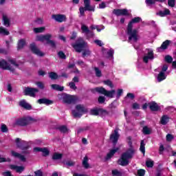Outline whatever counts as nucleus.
I'll return each instance as SVG.
<instances>
[{
	"instance_id": "nucleus-46",
	"label": "nucleus",
	"mask_w": 176,
	"mask_h": 176,
	"mask_svg": "<svg viewBox=\"0 0 176 176\" xmlns=\"http://www.w3.org/2000/svg\"><path fill=\"white\" fill-rule=\"evenodd\" d=\"M87 130H90V126H85L83 128H79L77 131V134H80V133H83V131H87Z\"/></svg>"
},
{
	"instance_id": "nucleus-33",
	"label": "nucleus",
	"mask_w": 176,
	"mask_h": 176,
	"mask_svg": "<svg viewBox=\"0 0 176 176\" xmlns=\"http://www.w3.org/2000/svg\"><path fill=\"white\" fill-rule=\"evenodd\" d=\"M166 78H167V76H166V74L163 72H160L158 74L157 79L158 82H162V80H164V79H166Z\"/></svg>"
},
{
	"instance_id": "nucleus-1",
	"label": "nucleus",
	"mask_w": 176,
	"mask_h": 176,
	"mask_svg": "<svg viewBox=\"0 0 176 176\" xmlns=\"http://www.w3.org/2000/svg\"><path fill=\"white\" fill-rule=\"evenodd\" d=\"M127 140H129L128 144L129 148L121 155L120 158L118 161V164L122 166H129V160L133 159L135 153V149H134V146H133L131 137L129 136Z\"/></svg>"
},
{
	"instance_id": "nucleus-10",
	"label": "nucleus",
	"mask_w": 176,
	"mask_h": 176,
	"mask_svg": "<svg viewBox=\"0 0 176 176\" xmlns=\"http://www.w3.org/2000/svg\"><path fill=\"white\" fill-rule=\"evenodd\" d=\"M120 138V134H119V128H116L113 133H112L109 137V140L111 141L113 146H116V144H118Z\"/></svg>"
},
{
	"instance_id": "nucleus-5",
	"label": "nucleus",
	"mask_w": 176,
	"mask_h": 176,
	"mask_svg": "<svg viewBox=\"0 0 176 176\" xmlns=\"http://www.w3.org/2000/svg\"><path fill=\"white\" fill-rule=\"evenodd\" d=\"M89 109L85 107L83 104H76V110H72V113L74 118H82L85 113H87Z\"/></svg>"
},
{
	"instance_id": "nucleus-15",
	"label": "nucleus",
	"mask_w": 176,
	"mask_h": 176,
	"mask_svg": "<svg viewBox=\"0 0 176 176\" xmlns=\"http://www.w3.org/2000/svg\"><path fill=\"white\" fill-rule=\"evenodd\" d=\"M113 14H116V16H129V10L126 8L123 9H114L113 10Z\"/></svg>"
},
{
	"instance_id": "nucleus-23",
	"label": "nucleus",
	"mask_w": 176,
	"mask_h": 176,
	"mask_svg": "<svg viewBox=\"0 0 176 176\" xmlns=\"http://www.w3.org/2000/svg\"><path fill=\"white\" fill-rule=\"evenodd\" d=\"M20 107H22V108H24L25 109H27L28 111H30V109H32V106L29 103H27L25 100H21L19 102Z\"/></svg>"
},
{
	"instance_id": "nucleus-8",
	"label": "nucleus",
	"mask_w": 176,
	"mask_h": 176,
	"mask_svg": "<svg viewBox=\"0 0 176 176\" xmlns=\"http://www.w3.org/2000/svg\"><path fill=\"white\" fill-rule=\"evenodd\" d=\"M17 148L21 149V151H28L30 149V144L28 142L21 140V139L16 138L15 140Z\"/></svg>"
},
{
	"instance_id": "nucleus-49",
	"label": "nucleus",
	"mask_w": 176,
	"mask_h": 176,
	"mask_svg": "<svg viewBox=\"0 0 176 176\" xmlns=\"http://www.w3.org/2000/svg\"><path fill=\"white\" fill-rule=\"evenodd\" d=\"M165 61L168 64H171L173 63V57L170 55H166L165 56Z\"/></svg>"
},
{
	"instance_id": "nucleus-36",
	"label": "nucleus",
	"mask_w": 176,
	"mask_h": 176,
	"mask_svg": "<svg viewBox=\"0 0 176 176\" xmlns=\"http://www.w3.org/2000/svg\"><path fill=\"white\" fill-rule=\"evenodd\" d=\"M3 25L6 27H10V20L8 19L6 15H3Z\"/></svg>"
},
{
	"instance_id": "nucleus-27",
	"label": "nucleus",
	"mask_w": 176,
	"mask_h": 176,
	"mask_svg": "<svg viewBox=\"0 0 176 176\" xmlns=\"http://www.w3.org/2000/svg\"><path fill=\"white\" fill-rule=\"evenodd\" d=\"M118 151H119V148H116L115 149H111L109 153H107L105 160H109V159H111L112 157V156H113V155H115V153L116 152H118Z\"/></svg>"
},
{
	"instance_id": "nucleus-40",
	"label": "nucleus",
	"mask_w": 176,
	"mask_h": 176,
	"mask_svg": "<svg viewBox=\"0 0 176 176\" xmlns=\"http://www.w3.org/2000/svg\"><path fill=\"white\" fill-rule=\"evenodd\" d=\"M0 34L1 35H4V36H8L9 35V34H10L9 32V31H8V30H6L5 28L3 27H0Z\"/></svg>"
},
{
	"instance_id": "nucleus-11",
	"label": "nucleus",
	"mask_w": 176,
	"mask_h": 176,
	"mask_svg": "<svg viewBox=\"0 0 176 176\" xmlns=\"http://www.w3.org/2000/svg\"><path fill=\"white\" fill-rule=\"evenodd\" d=\"M30 120H32V118L27 117L18 118L15 122V124L16 126H20L21 127H25V126L30 124Z\"/></svg>"
},
{
	"instance_id": "nucleus-26",
	"label": "nucleus",
	"mask_w": 176,
	"mask_h": 176,
	"mask_svg": "<svg viewBox=\"0 0 176 176\" xmlns=\"http://www.w3.org/2000/svg\"><path fill=\"white\" fill-rule=\"evenodd\" d=\"M51 89H52V90H55L56 91H64V87L58 84L51 85Z\"/></svg>"
},
{
	"instance_id": "nucleus-18",
	"label": "nucleus",
	"mask_w": 176,
	"mask_h": 176,
	"mask_svg": "<svg viewBox=\"0 0 176 176\" xmlns=\"http://www.w3.org/2000/svg\"><path fill=\"white\" fill-rule=\"evenodd\" d=\"M148 107L152 112H157L161 109L160 106H159L155 101L148 102Z\"/></svg>"
},
{
	"instance_id": "nucleus-54",
	"label": "nucleus",
	"mask_w": 176,
	"mask_h": 176,
	"mask_svg": "<svg viewBox=\"0 0 176 176\" xmlns=\"http://www.w3.org/2000/svg\"><path fill=\"white\" fill-rule=\"evenodd\" d=\"M123 94V89H118L117 91V96L116 98L117 100H119L120 98V96Z\"/></svg>"
},
{
	"instance_id": "nucleus-47",
	"label": "nucleus",
	"mask_w": 176,
	"mask_h": 176,
	"mask_svg": "<svg viewBox=\"0 0 176 176\" xmlns=\"http://www.w3.org/2000/svg\"><path fill=\"white\" fill-rule=\"evenodd\" d=\"M111 174L113 176H122V172L118 171V169H114L111 170Z\"/></svg>"
},
{
	"instance_id": "nucleus-62",
	"label": "nucleus",
	"mask_w": 176,
	"mask_h": 176,
	"mask_svg": "<svg viewBox=\"0 0 176 176\" xmlns=\"http://www.w3.org/2000/svg\"><path fill=\"white\" fill-rule=\"evenodd\" d=\"M132 109L135 110L140 109V104H138V102H134L132 104Z\"/></svg>"
},
{
	"instance_id": "nucleus-55",
	"label": "nucleus",
	"mask_w": 176,
	"mask_h": 176,
	"mask_svg": "<svg viewBox=\"0 0 176 176\" xmlns=\"http://www.w3.org/2000/svg\"><path fill=\"white\" fill-rule=\"evenodd\" d=\"M125 98H130V100H134L135 98V96L133 93H128Z\"/></svg>"
},
{
	"instance_id": "nucleus-24",
	"label": "nucleus",
	"mask_w": 176,
	"mask_h": 176,
	"mask_svg": "<svg viewBox=\"0 0 176 176\" xmlns=\"http://www.w3.org/2000/svg\"><path fill=\"white\" fill-rule=\"evenodd\" d=\"M57 98H58V100H59V101H61L62 102H63V104H67V94L66 93L58 94Z\"/></svg>"
},
{
	"instance_id": "nucleus-25",
	"label": "nucleus",
	"mask_w": 176,
	"mask_h": 176,
	"mask_svg": "<svg viewBox=\"0 0 176 176\" xmlns=\"http://www.w3.org/2000/svg\"><path fill=\"white\" fill-rule=\"evenodd\" d=\"M81 30H82V32H84L85 34H89L90 35V36H94V34L93 33V32H90V29H89V27H87L86 25H82L81 26Z\"/></svg>"
},
{
	"instance_id": "nucleus-60",
	"label": "nucleus",
	"mask_w": 176,
	"mask_h": 176,
	"mask_svg": "<svg viewBox=\"0 0 176 176\" xmlns=\"http://www.w3.org/2000/svg\"><path fill=\"white\" fill-rule=\"evenodd\" d=\"M9 63H10V64H12V65H14V67H19V65L16 63V61L14 59H9L8 60Z\"/></svg>"
},
{
	"instance_id": "nucleus-45",
	"label": "nucleus",
	"mask_w": 176,
	"mask_h": 176,
	"mask_svg": "<svg viewBox=\"0 0 176 176\" xmlns=\"http://www.w3.org/2000/svg\"><path fill=\"white\" fill-rule=\"evenodd\" d=\"M104 85H106V86H109V87H111V89H113V83H112V81L111 80H106L103 81Z\"/></svg>"
},
{
	"instance_id": "nucleus-2",
	"label": "nucleus",
	"mask_w": 176,
	"mask_h": 176,
	"mask_svg": "<svg viewBox=\"0 0 176 176\" xmlns=\"http://www.w3.org/2000/svg\"><path fill=\"white\" fill-rule=\"evenodd\" d=\"M142 19L140 16L135 17L128 23L126 28V34L129 36V41L137 42L138 41V31L137 29L133 30V24H135L142 21Z\"/></svg>"
},
{
	"instance_id": "nucleus-19",
	"label": "nucleus",
	"mask_w": 176,
	"mask_h": 176,
	"mask_svg": "<svg viewBox=\"0 0 176 176\" xmlns=\"http://www.w3.org/2000/svg\"><path fill=\"white\" fill-rule=\"evenodd\" d=\"M153 58H155L153 51H150V52H148L146 56H144L143 57V61L146 64H148L149 60H153Z\"/></svg>"
},
{
	"instance_id": "nucleus-20",
	"label": "nucleus",
	"mask_w": 176,
	"mask_h": 176,
	"mask_svg": "<svg viewBox=\"0 0 176 176\" xmlns=\"http://www.w3.org/2000/svg\"><path fill=\"white\" fill-rule=\"evenodd\" d=\"M11 154L12 156H14V157H18V159H19V160H21V162H27V158H25V156H24L14 151H12Z\"/></svg>"
},
{
	"instance_id": "nucleus-21",
	"label": "nucleus",
	"mask_w": 176,
	"mask_h": 176,
	"mask_svg": "<svg viewBox=\"0 0 176 176\" xmlns=\"http://www.w3.org/2000/svg\"><path fill=\"white\" fill-rule=\"evenodd\" d=\"M77 100L75 96L67 94V104H76Z\"/></svg>"
},
{
	"instance_id": "nucleus-58",
	"label": "nucleus",
	"mask_w": 176,
	"mask_h": 176,
	"mask_svg": "<svg viewBox=\"0 0 176 176\" xmlns=\"http://www.w3.org/2000/svg\"><path fill=\"white\" fill-rule=\"evenodd\" d=\"M138 176H145V170L144 169L138 170Z\"/></svg>"
},
{
	"instance_id": "nucleus-63",
	"label": "nucleus",
	"mask_w": 176,
	"mask_h": 176,
	"mask_svg": "<svg viewBox=\"0 0 176 176\" xmlns=\"http://www.w3.org/2000/svg\"><path fill=\"white\" fill-rule=\"evenodd\" d=\"M113 53H114L113 50L111 49L109 50V52H107V56L112 58H113Z\"/></svg>"
},
{
	"instance_id": "nucleus-42",
	"label": "nucleus",
	"mask_w": 176,
	"mask_h": 176,
	"mask_svg": "<svg viewBox=\"0 0 176 176\" xmlns=\"http://www.w3.org/2000/svg\"><path fill=\"white\" fill-rule=\"evenodd\" d=\"M142 133L144 135H149L151 134V129L147 126H145L143 127Z\"/></svg>"
},
{
	"instance_id": "nucleus-32",
	"label": "nucleus",
	"mask_w": 176,
	"mask_h": 176,
	"mask_svg": "<svg viewBox=\"0 0 176 176\" xmlns=\"http://www.w3.org/2000/svg\"><path fill=\"white\" fill-rule=\"evenodd\" d=\"M63 159V154L60 153H54L52 160H61Z\"/></svg>"
},
{
	"instance_id": "nucleus-17",
	"label": "nucleus",
	"mask_w": 176,
	"mask_h": 176,
	"mask_svg": "<svg viewBox=\"0 0 176 176\" xmlns=\"http://www.w3.org/2000/svg\"><path fill=\"white\" fill-rule=\"evenodd\" d=\"M10 170H14L16 173H18V174H21L23 171L25 170V167L24 166H17L14 164H10L9 166Z\"/></svg>"
},
{
	"instance_id": "nucleus-13",
	"label": "nucleus",
	"mask_w": 176,
	"mask_h": 176,
	"mask_svg": "<svg viewBox=\"0 0 176 176\" xmlns=\"http://www.w3.org/2000/svg\"><path fill=\"white\" fill-rule=\"evenodd\" d=\"M0 68H1V69L10 71V72H12V74H14V71H16L14 68L12 67V66L5 60V59L0 60Z\"/></svg>"
},
{
	"instance_id": "nucleus-9",
	"label": "nucleus",
	"mask_w": 176,
	"mask_h": 176,
	"mask_svg": "<svg viewBox=\"0 0 176 176\" xmlns=\"http://www.w3.org/2000/svg\"><path fill=\"white\" fill-rule=\"evenodd\" d=\"M36 93H39V89L34 87H25L23 91L24 96H29V97H36Z\"/></svg>"
},
{
	"instance_id": "nucleus-64",
	"label": "nucleus",
	"mask_w": 176,
	"mask_h": 176,
	"mask_svg": "<svg viewBox=\"0 0 176 176\" xmlns=\"http://www.w3.org/2000/svg\"><path fill=\"white\" fill-rule=\"evenodd\" d=\"M35 176H43V172L41 170H38L34 172Z\"/></svg>"
},
{
	"instance_id": "nucleus-51",
	"label": "nucleus",
	"mask_w": 176,
	"mask_h": 176,
	"mask_svg": "<svg viewBox=\"0 0 176 176\" xmlns=\"http://www.w3.org/2000/svg\"><path fill=\"white\" fill-rule=\"evenodd\" d=\"M1 130L2 133H8L9 131V129H8V126L5 124L1 125Z\"/></svg>"
},
{
	"instance_id": "nucleus-61",
	"label": "nucleus",
	"mask_w": 176,
	"mask_h": 176,
	"mask_svg": "<svg viewBox=\"0 0 176 176\" xmlns=\"http://www.w3.org/2000/svg\"><path fill=\"white\" fill-rule=\"evenodd\" d=\"M80 16H85V12H86V9L84 7L79 8Z\"/></svg>"
},
{
	"instance_id": "nucleus-57",
	"label": "nucleus",
	"mask_w": 176,
	"mask_h": 176,
	"mask_svg": "<svg viewBox=\"0 0 176 176\" xmlns=\"http://www.w3.org/2000/svg\"><path fill=\"white\" fill-rule=\"evenodd\" d=\"M168 5L170 8H174L175 6V0H168Z\"/></svg>"
},
{
	"instance_id": "nucleus-16",
	"label": "nucleus",
	"mask_w": 176,
	"mask_h": 176,
	"mask_svg": "<svg viewBox=\"0 0 176 176\" xmlns=\"http://www.w3.org/2000/svg\"><path fill=\"white\" fill-rule=\"evenodd\" d=\"M52 19L55 20L57 23H63L67 20V16L61 14H52Z\"/></svg>"
},
{
	"instance_id": "nucleus-59",
	"label": "nucleus",
	"mask_w": 176,
	"mask_h": 176,
	"mask_svg": "<svg viewBox=\"0 0 176 176\" xmlns=\"http://www.w3.org/2000/svg\"><path fill=\"white\" fill-rule=\"evenodd\" d=\"M98 101L99 104H104V102H105V97L99 96L98 98Z\"/></svg>"
},
{
	"instance_id": "nucleus-38",
	"label": "nucleus",
	"mask_w": 176,
	"mask_h": 176,
	"mask_svg": "<svg viewBox=\"0 0 176 176\" xmlns=\"http://www.w3.org/2000/svg\"><path fill=\"white\" fill-rule=\"evenodd\" d=\"M49 76H50V79H52V80H56L58 79V75L57 74V73H56L54 72H50Z\"/></svg>"
},
{
	"instance_id": "nucleus-31",
	"label": "nucleus",
	"mask_w": 176,
	"mask_h": 176,
	"mask_svg": "<svg viewBox=\"0 0 176 176\" xmlns=\"http://www.w3.org/2000/svg\"><path fill=\"white\" fill-rule=\"evenodd\" d=\"M168 122H170V118H168V116H162L160 120L161 124H163V126H166Z\"/></svg>"
},
{
	"instance_id": "nucleus-56",
	"label": "nucleus",
	"mask_w": 176,
	"mask_h": 176,
	"mask_svg": "<svg viewBox=\"0 0 176 176\" xmlns=\"http://www.w3.org/2000/svg\"><path fill=\"white\" fill-rule=\"evenodd\" d=\"M69 86L70 89H72V90H76V89H78V87H76V85H75L74 82H69Z\"/></svg>"
},
{
	"instance_id": "nucleus-22",
	"label": "nucleus",
	"mask_w": 176,
	"mask_h": 176,
	"mask_svg": "<svg viewBox=\"0 0 176 176\" xmlns=\"http://www.w3.org/2000/svg\"><path fill=\"white\" fill-rule=\"evenodd\" d=\"M37 102H38V104H45V105H52V104H53V100H50L46 98H43L38 99Z\"/></svg>"
},
{
	"instance_id": "nucleus-28",
	"label": "nucleus",
	"mask_w": 176,
	"mask_h": 176,
	"mask_svg": "<svg viewBox=\"0 0 176 176\" xmlns=\"http://www.w3.org/2000/svg\"><path fill=\"white\" fill-rule=\"evenodd\" d=\"M84 9H85V10H87V12H94L95 10L94 7L90 5V1L84 3Z\"/></svg>"
},
{
	"instance_id": "nucleus-6",
	"label": "nucleus",
	"mask_w": 176,
	"mask_h": 176,
	"mask_svg": "<svg viewBox=\"0 0 176 176\" xmlns=\"http://www.w3.org/2000/svg\"><path fill=\"white\" fill-rule=\"evenodd\" d=\"M93 93H99L100 94H104L106 97H109V98H113V96L115 95V93H116V91L115 89H112L111 91H108L105 89V88L101 87H96L94 89H92Z\"/></svg>"
},
{
	"instance_id": "nucleus-34",
	"label": "nucleus",
	"mask_w": 176,
	"mask_h": 176,
	"mask_svg": "<svg viewBox=\"0 0 176 176\" xmlns=\"http://www.w3.org/2000/svg\"><path fill=\"white\" fill-rule=\"evenodd\" d=\"M82 52V56L83 57V58H85L86 56H90L91 54V51H90V50H89V48H87V47L85 48H84Z\"/></svg>"
},
{
	"instance_id": "nucleus-52",
	"label": "nucleus",
	"mask_w": 176,
	"mask_h": 176,
	"mask_svg": "<svg viewBox=\"0 0 176 176\" xmlns=\"http://www.w3.org/2000/svg\"><path fill=\"white\" fill-rule=\"evenodd\" d=\"M36 86L38 89H41V90H43L45 89V84L43 82L38 81L36 83Z\"/></svg>"
},
{
	"instance_id": "nucleus-53",
	"label": "nucleus",
	"mask_w": 176,
	"mask_h": 176,
	"mask_svg": "<svg viewBox=\"0 0 176 176\" xmlns=\"http://www.w3.org/2000/svg\"><path fill=\"white\" fill-rule=\"evenodd\" d=\"M173 140H174V135H173L172 134L168 133L166 135V141L168 142H171V141H173Z\"/></svg>"
},
{
	"instance_id": "nucleus-3",
	"label": "nucleus",
	"mask_w": 176,
	"mask_h": 176,
	"mask_svg": "<svg viewBox=\"0 0 176 176\" xmlns=\"http://www.w3.org/2000/svg\"><path fill=\"white\" fill-rule=\"evenodd\" d=\"M52 34H41L38 36H36V41L38 42H45L46 41L47 45H50L51 47L56 48V42L52 40Z\"/></svg>"
},
{
	"instance_id": "nucleus-35",
	"label": "nucleus",
	"mask_w": 176,
	"mask_h": 176,
	"mask_svg": "<svg viewBox=\"0 0 176 176\" xmlns=\"http://www.w3.org/2000/svg\"><path fill=\"white\" fill-rule=\"evenodd\" d=\"M88 162H89V157H87V156H85L82 160V166L84 168L87 169L89 168V167H90V164H89Z\"/></svg>"
},
{
	"instance_id": "nucleus-7",
	"label": "nucleus",
	"mask_w": 176,
	"mask_h": 176,
	"mask_svg": "<svg viewBox=\"0 0 176 176\" xmlns=\"http://www.w3.org/2000/svg\"><path fill=\"white\" fill-rule=\"evenodd\" d=\"M89 114L92 116H105L108 115V111L102 108H94L90 110Z\"/></svg>"
},
{
	"instance_id": "nucleus-43",
	"label": "nucleus",
	"mask_w": 176,
	"mask_h": 176,
	"mask_svg": "<svg viewBox=\"0 0 176 176\" xmlns=\"http://www.w3.org/2000/svg\"><path fill=\"white\" fill-rule=\"evenodd\" d=\"M58 57H59V58H60V60H65V58H67V55H65L64 52L59 51L58 52Z\"/></svg>"
},
{
	"instance_id": "nucleus-29",
	"label": "nucleus",
	"mask_w": 176,
	"mask_h": 176,
	"mask_svg": "<svg viewBox=\"0 0 176 176\" xmlns=\"http://www.w3.org/2000/svg\"><path fill=\"white\" fill-rule=\"evenodd\" d=\"M25 46V39L21 38L18 41L17 50H21Z\"/></svg>"
},
{
	"instance_id": "nucleus-12",
	"label": "nucleus",
	"mask_w": 176,
	"mask_h": 176,
	"mask_svg": "<svg viewBox=\"0 0 176 176\" xmlns=\"http://www.w3.org/2000/svg\"><path fill=\"white\" fill-rule=\"evenodd\" d=\"M29 47L30 50L32 52V53H33V54L38 56L39 57H43V56H45V54L42 52L39 48H38L35 43H31Z\"/></svg>"
},
{
	"instance_id": "nucleus-48",
	"label": "nucleus",
	"mask_w": 176,
	"mask_h": 176,
	"mask_svg": "<svg viewBox=\"0 0 176 176\" xmlns=\"http://www.w3.org/2000/svg\"><path fill=\"white\" fill-rule=\"evenodd\" d=\"M95 72H96V76H97L98 78H101L102 76V73H101V70H100V69H98V67H95Z\"/></svg>"
},
{
	"instance_id": "nucleus-39",
	"label": "nucleus",
	"mask_w": 176,
	"mask_h": 176,
	"mask_svg": "<svg viewBox=\"0 0 176 176\" xmlns=\"http://www.w3.org/2000/svg\"><path fill=\"white\" fill-rule=\"evenodd\" d=\"M45 30H46L45 27L34 28V32H35V34H41Z\"/></svg>"
},
{
	"instance_id": "nucleus-41",
	"label": "nucleus",
	"mask_w": 176,
	"mask_h": 176,
	"mask_svg": "<svg viewBox=\"0 0 176 176\" xmlns=\"http://www.w3.org/2000/svg\"><path fill=\"white\" fill-rule=\"evenodd\" d=\"M56 130H59L60 133H67V126L65 125H60L59 126H57Z\"/></svg>"
},
{
	"instance_id": "nucleus-37",
	"label": "nucleus",
	"mask_w": 176,
	"mask_h": 176,
	"mask_svg": "<svg viewBox=\"0 0 176 176\" xmlns=\"http://www.w3.org/2000/svg\"><path fill=\"white\" fill-rule=\"evenodd\" d=\"M170 10L168 9H165L164 11H160L158 14L161 17H164V16H168L170 14Z\"/></svg>"
},
{
	"instance_id": "nucleus-30",
	"label": "nucleus",
	"mask_w": 176,
	"mask_h": 176,
	"mask_svg": "<svg viewBox=\"0 0 176 176\" xmlns=\"http://www.w3.org/2000/svg\"><path fill=\"white\" fill-rule=\"evenodd\" d=\"M170 43H171V41L170 40H166L164 41L160 46V49H162V50H167L168 46H170Z\"/></svg>"
},
{
	"instance_id": "nucleus-50",
	"label": "nucleus",
	"mask_w": 176,
	"mask_h": 176,
	"mask_svg": "<svg viewBox=\"0 0 176 176\" xmlns=\"http://www.w3.org/2000/svg\"><path fill=\"white\" fill-rule=\"evenodd\" d=\"M154 162L152 160H148L146 162V166L148 168H152L153 167Z\"/></svg>"
},
{
	"instance_id": "nucleus-4",
	"label": "nucleus",
	"mask_w": 176,
	"mask_h": 176,
	"mask_svg": "<svg viewBox=\"0 0 176 176\" xmlns=\"http://www.w3.org/2000/svg\"><path fill=\"white\" fill-rule=\"evenodd\" d=\"M72 46L76 53H82V50L87 47V43L83 38L79 37L74 43L72 44Z\"/></svg>"
},
{
	"instance_id": "nucleus-44",
	"label": "nucleus",
	"mask_w": 176,
	"mask_h": 176,
	"mask_svg": "<svg viewBox=\"0 0 176 176\" xmlns=\"http://www.w3.org/2000/svg\"><path fill=\"white\" fill-rule=\"evenodd\" d=\"M140 151L143 155H145V143H144V140H141Z\"/></svg>"
},
{
	"instance_id": "nucleus-14",
	"label": "nucleus",
	"mask_w": 176,
	"mask_h": 176,
	"mask_svg": "<svg viewBox=\"0 0 176 176\" xmlns=\"http://www.w3.org/2000/svg\"><path fill=\"white\" fill-rule=\"evenodd\" d=\"M33 151L34 152H42V156H43V157H47V156H49V155H50V151H49V149H47V148L46 147H34L33 148Z\"/></svg>"
}]
</instances>
